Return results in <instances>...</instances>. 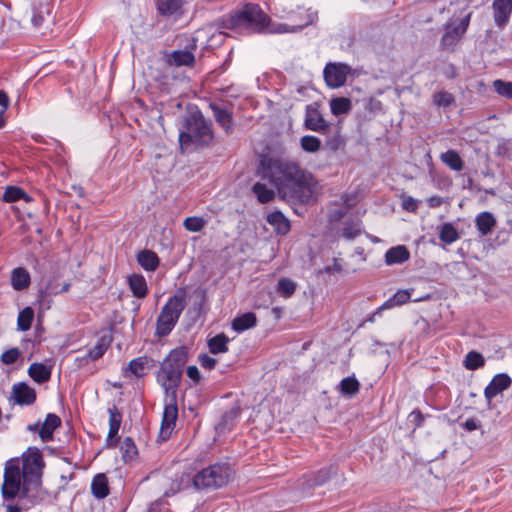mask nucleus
I'll list each match as a JSON object with an SVG mask.
<instances>
[{"label": "nucleus", "mask_w": 512, "mask_h": 512, "mask_svg": "<svg viewBox=\"0 0 512 512\" xmlns=\"http://www.w3.org/2000/svg\"><path fill=\"white\" fill-rule=\"evenodd\" d=\"M34 318V311L30 307L24 308L20 311L17 319V326L20 331H27L30 329Z\"/></svg>", "instance_id": "43"}, {"label": "nucleus", "mask_w": 512, "mask_h": 512, "mask_svg": "<svg viewBox=\"0 0 512 512\" xmlns=\"http://www.w3.org/2000/svg\"><path fill=\"white\" fill-rule=\"evenodd\" d=\"M342 271H343V268L337 259H334L332 265L326 266L323 270H321L322 273H327V274L341 273Z\"/></svg>", "instance_id": "54"}, {"label": "nucleus", "mask_w": 512, "mask_h": 512, "mask_svg": "<svg viewBox=\"0 0 512 512\" xmlns=\"http://www.w3.org/2000/svg\"><path fill=\"white\" fill-rule=\"evenodd\" d=\"M40 494H41V490L38 487H35L34 489H31L29 487H24L19 496V501L22 502L24 500H27L28 503L21 504V505H7L6 512H25V511H27L31 506H34L43 500V498L40 496Z\"/></svg>", "instance_id": "10"}, {"label": "nucleus", "mask_w": 512, "mask_h": 512, "mask_svg": "<svg viewBox=\"0 0 512 512\" xmlns=\"http://www.w3.org/2000/svg\"><path fill=\"white\" fill-rule=\"evenodd\" d=\"M232 469L227 463H216L197 472L192 481L197 490H212L229 483Z\"/></svg>", "instance_id": "5"}, {"label": "nucleus", "mask_w": 512, "mask_h": 512, "mask_svg": "<svg viewBox=\"0 0 512 512\" xmlns=\"http://www.w3.org/2000/svg\"><path fill=\"white\" fill-rule=\"evenodd\" d=\"M69 288H70V284L69 283H64L63 287L61 288V290H57L56 287H54L52 283H49L47 285V287H46V290L50 294H58V293L67 292L69 290Z\"/></svg>", "instance_id": "57"}, {"label": "nucleus", "mask_w": 512, "mask_h": 512, "mask_svg": "<svg viewBox=\"0 0 512 512\" xmlns=\"http://www.w3.org/2000/svg\"><path fill=\"white\" fill-rule=\"evenodd\" d=\"M339 388L344 396L351 397L358 393L360 383L355 377H346L341 380Z\"/></svg>", "instance_id": "40"}, {"label": "nucleus", "mask_w": 512, "mask_h": 512, "mask_svg": "<svg viewBox=\"0 0 512 512\" xmlns=\"http://www.w3.org/2000/svg\"><path fill=\"white\" fill-rule=\"evenodd\" d=\"M495 91L504 97L511 98L512 97V83L505 82L502 80H495L493 83Z\"/></svg>", "instance_id": "50"}, {"label": "nucleus", "mask_w": 512, "mask_h": 512, "mask_svg": "<svg viewBox=\"0 0 512 512\" xmlns=\"http://www.w3.org/2000/svg\"><path fill=\"white\" fill-rule=\"evenodd\" d=\"M182 6V0H157V10L162 16L177 14Z\"/></svg>", "instance_id": "32"}, {"label": "nucleus", "mask_w": 512, "mask_h": 512, "mask_svg": "<svg viewBox=\"0 0 512 512\" xmlns=\"http://www.w3.org/2000/svg\"><path fill=\"white\" fill-rule=\"evenodd\" d=\"M11 284L12 287L17 291L28 288L30 285L29 272L23 267L13 269L11 273Z\"/></svg>", "instance_id": "26"}, {"label": "nucleus", "mask_w": 512, "mask_h": 512, "mask_svg": "<svg viewBox=\"0 0 512 512\" xmlns=\"http://www.w3.org/2000/svg\"><path fill=\"white\" fill-rule=\"evenodd\" d=\"M210 107L213 111V115L217 123L221 125V127L226 131V133H230L233 127L231 113L226 108L216 104H211Z\"/></svg>", "instance_id": "21"}, {"label": "nucleus", "mask_w": 512, "mask_h": 512, "mask_svg": "<svg viewBox=\"0 0 512 512\" xmlns=\"http://www.w3.org/2000/svg\"><path fill=\"white\" fill-rule=\"evenodd\" d=\"M205 224L206 221L203 218L196 216L187 217L183 223L185 229L191 232L201 231L204 228Z\"/></svg>", "instance_id": "49"}, {"label": "nucleus", "mask_w": 512, "mask_h": 512, "mask_svg": "<svg viewBox=\"0 0 512 512\" xmlns=\"http://www.w3.org/2000/svg\"><path fill=\"white\" fill-rule=\"evenodd\" d=\"M109 413V432L106 439V446L107 447H115L116 441L114 438L117 436L121 421H122V414L117 409L116 406H112L108 408Z\"/></svg>", "instance_id": "14"}, {"label": "nucleus", "mask_w": 512, "mask_h": 512, "mask_svg": "<svg viewBox=\"0 0 512 512\" xmlns=\"http://www.w3.org/2000/svg\"><path fill=\"white\" fill-rule=\"evenodd\" d=\"M22 473L20 469V461L18 459H10L5 464L4 481L1 492L5 500L14 499L21 487Z\"/></svg>", "instance_id": "7"}, {"label": "nucleus", "mask_w": 512, "mask_h": 512, "mask_svg": "<svg viewBox=\"0 0 512 512\" xmlns=\"http://www.w3.org/2000/svg\"><path fill=\"white\" fill-rule=\"evenodd\" d=\"M350 73L351 67L341 62L327 63L323 70V76L327 86L333 89L342 87L346 83L347 76Z\"/></svg>", "instance_id": "8"}, {"label": "nucleus", "mask_w": 512, "mask_h": 512, "mask_svg": "<svg viewBox=\"0 0 512 512\" xmlns=\"http://www.w3.org/2000/svg\"><path fill=\"white\" fill-rule=\"evenodd\" d=\"M494 21L497 26H504L512 13V0H494Z\"/></svg>", "instance_id": "15"}, {"label": "nucleus", "mask_w": 512, "mask_h": 512, "mask_svg": "<svg viewBox=\"0 0 512 512\" xmlns=\"http://www.w3.org/2000/svg\"><path fill=\"white\" fill-rule=\"evenodd\" d=\"M172 494H173V493L165 492V494H164V495H165L166 497H169V496H170V495H172Z\"/></svg>", "instance_id": "64"}, {"label": "nucleus", "mask_w": 512, "mask_h": 512, "mask_svg": "<svg viewBox=\"0 0 512 512\" xmlns=\"http://www.w3.org/2000/svg\"><path fill=\"white\" fill-rule=\"evenodd\" d=\"M485 363V360L483 356L476 352V351H470L464 360V365L468 370H476L480 367H482Z\"/></svg>", "instance_id": "46"}, {"label": "nucleus", "mask_w": 512, "mask_h": 512, "mask_svg": "<svg viewBox=\"0 0 512 512\" xmlns=\"http://www.w3.org/2000/svg\"><path fill=\"white\" fill-rule=\"evenodd\" d=\"M229 338L221 333L208 340V347L212 354L225 353L228 351Z\"/></svg>", "instance_id": "34"}, {"label": "nucleus", "mask_w": 512, "mask_h": 512, "mask_svg": "<svg viewBox=\"0 0 512 512\" xmlns=\"http://www.w3.org/2000/svg\"><path fill=\"white\" fill-rule=\"evenodd\" d=\"M362 232V224L358 218H347L342 228V237L353 240Z\"/></svg>", "instance_id": "29"}, {"label": "nucleus", "mask_w": 512, "mask_h": 512, "mask_svg": "<svg viewBox=\"0 0 512 512\" xmlns=\"http://www.w3.org/2000/svg\"><path fill=\"white\" fill-rule=\"evenodd\" d=\"M29 429H30V430H36V429H37V425L29 426Z\"/></svg>", "instance_id": "63"}, {"label": "nucleus", "mask_w": 512, "mask_h": 512, "mask_svg": "<svg viewBox=\"0 0 512 512\" xmlns=\"http://www.w3.org/2000/svg\"><path fill=\"white\" fill-rule=\"evenodd\" d=\"M267 222L274 227L277 233L285 235L290 230V222L280 211H274L267 215Z\"/></svg>", "instance_id": "23"}, {"label": "nucleus", "mask_w": 512, "mask_h": 512, "mask_svg": "<svg viewBox=\"0 0 512 512\" xmlns=\"http://www.w3.org/2000/svg\"><path fill=\"white\" fill-rule=\"evenodd\" d=\"M409 257L410 253L408 249L403 245H399L387 250L385 253V262L387 265L401 264L407 261Z\"/></svg>", "instance_id": "20"}, {"label": "nucleus", "mask_w": 512, "mask_h": 512, "mask_svg": "<svg viewBox=\"0 0 512 512\" xmlns=\"http://www.w3.org/2000/svg\"><path fill=\"white\" fill-rule=\"evenodd\" d=\"M187 376L194 381H198L200 378L198 368L196 366H189L187 368Z\"/></svg>", "instance_id": "58"}, {"label": "nucleus", "mask_w": 512, "mask_h": 512, "mask_svg": "<svg viewBox=\"0 0 512 512\" xmlns=\"http://www.w3.org/2000/svg\"><path fill=\"white\" fill-rule=\"evenodd\" d=\"M20 199H23L26 202L31 200V198L24 192V190L19 187L9 186L6 188L3 195V200L5 202H15Z\"/></svg>", "instance_id": "42"}, {"label": "nucleus", "mask_w": 512, "mask_h": 512, "mask_svg": "<svg viewBox=\"0 0 512 512\" xmlns=\"http://www.w3.org/2000/svg\"><path fill=\"white\" fill-rule=\"evenodd\" d=\"M91 491L97 499H103L109 494L108 480L105 474H97L93 478Z\"/></svg>", "instance_id": "28"}, {"label": "nucleus", "mask_w": 512, "mask_h": 512, "mask_svg": "<svg viewBox=\"0 0 512 512\" xmlns=\"http://www.w3.org/2000/svg\"><path fill=\"white\" fill-rule=\"evenodd\" d=\"M511 383L512 380L507 374L500 373L495 375L484 390V396L488 403H490L499 393L509 388Z\"/></svg>", "instance_id": "12"}, {"label": "nucleus", "mask_w": 512, "mask_h": 512, "mask_svg": "<svg viewBox=\"0 0 512 512\" xmlns=\"http://www.w3.org/2000/svg\"><path fill=\"white\" fill-rule=\"evenodd\" d=\"M441 161L454 171H461L464 162L455 150H448L440 155Z\"/></svg>", "instance_id": "33"}, {"label": "nucleus", "mask_w": 512, "mask_h": 512, "mask_svg": "<svg viewBox=\"0 0 512 512\" xmlns=\"http://www.w3.org/2000/svg\"><path fill=\"white\" fill-rule=\"evenodd\" d=\"M214 139L211 123L199 111L190 113L184 122V130L179 134V145L182 152L193 148L209 146Z\"/></svg>", "instance_id": "4"}, {"label": "nucleus", "mask_w": 512, "mask_h": 512, "mask_svg": "<svg viewBox=\"0 0 512 512\" xmlns=\"http://www.w3.org/2000/svg\"><path fill=\"white\" fill-rule=\"evenodd\" d=\"M433 102L438 107H449L454 102V97L451 93L440 91L433 95Z\"/></svg>", "instance_id": "48"}, {"label": "nucleus", "mask_w": 512, "mask_h": 512, "mask_svg": "<svg viewBox=\"0 0 512 512\" xmlns=\"http://www.w3.org/2000/svg\"><path fill=\"white\" fill-rule=\"evenodd\" d=\"M337 471L338 467L336 465H329L328 467L320 469L316 474L305 480L307 482L308 488L310 489L315 486H321L325 484L328 480L331 479L332 476L337 474Z\"/></svg>", "instance_id": "17"}, {"label": "nucleus", "mask_w": 512, "mask_h": 512, "mask_svg": "<svg viewBox=\"0 0 512 512\" xmlns=\"http://www.w3.org/2000/svg\"><path fill=\"white\" fill-rule=\"evenodd\" d=\"M21 356V352L18 348H11L2 353L0 360L2 363L6 365H10L15 363L19 357Z\"/></svg>", "instance_id": "52"}, {"label": "nucleus", "mask_w": 512, "mask_h": 512, "mask_svg": "<svg viewBox=\"0 0 512 512\" xmlns=\"http://www.w3.org/2000/svg\"><path fill=\"white\" fill-rule=\"evenodd\" d=\"M186 362L185 348H176L164 359L157 375V381L165 391V407L160 428V436L164 440L172 434L178 417L177 389Z\"/></svg>", "instance_id": "3"}, {"label": "nucleus", "mask_w": 512, "mask_h": 512, "mask_svg": "<svg viewBox=\"0 0 512 512\" xmlns=\"http://www.w3.org/2000/svg\"><path fill=\"white\" fill-rule=\"evenodd\" d=\"M256 315L252 312L244 313L232 321V328L237 332H243L256 325Z\"/></svg>", "instance_id": "30"}, {"label": "nucleus", "mask_w": 512, "mask_h": 512, "mask_svg": "<svg viewBox=\"0 0 512 512\" xmlns=\"http://www.w3.org/2000/svg\"><path fill=\"white\" fill-rule=\"evenodd\" d=\"M379 313H377V310L367 319V321L369 322H374L375 321V316L378 315Z\"/></svg>", "instance_id": "62"}, {"label": "nucleus", "mask_w": 512, "mask_h": 512, "mask_svg": "<svg viewBox=\"0 0 512 512\" xmlns=\"http://www.w3.org/2000/svg\"><path fill=\"white\" fill-rule=\"evenodd\" d=\"M351 199L346 198L342 205H335L329 211L328 219L329 222H338L340 221L347 213L349 208L353 205Z\"/></svg>", "instance_id": "38"}, {"label": "nucleus", "mask_w": 512, "mask_h": 512, "mask_svg": "<svg viewBox=\"0 0 512 512\" xmlns=\"http://www.w3.org/2000/svg\"><path fill=\"white\" fill-rule=\"evenodd\" d=\"M252 191L261 203H268L275 198V191L271 188H267V186L261 182H256L252 187Z\"/></svg>", "instance_id": "36"}, {"label": "nucleus", "mask_w": 512, "mask_h": 512, "mask_svg": "<svg viewBox=\"0 0 512 512\" xmlns=\"http://www.w3.org/2000/svg\"><path fill=\"white\" fill-rule=\"evenodd\" d=\"M150 362L148 357L135 358L130 361L127 370L136 377H142L147 373Z\"/></svg>", "instance_id": "31"}, {"label": "nucleus", "mask_w": 512, "mask_h": 512, "mask_svg": "<svg viewBox=\"0 0 512 512\" xmlns=\"http://www.w3.org/2000/svg\"><path fill=\"white\" fill-rule=\"evenodd\" d=\"M195 61L194 54L189 50H175L173 51L167 59V62L171 66L180 67V66H191Z\"/></svg>", "instance_id": "18"}, {"label": "nucleus", "mask_w": 512, "mask_h": 512, "mask_svg": "<svg viewBox=\"0 0 512 512\" xmlns=\"http://www.w3.org/2000/svg\"><path fill=\"white\" fill-rule=\"evenodd\" d=\"M6 110L1 109L0 110V128L4 127L5 121H4V113Z\"/></svg>", "instance_id": "61"}, {"label": "nucleus", "mask_w": 512, "mask_h": 512, "mask_svg": "<svg viewBox=\"0 0 512 512\" xmlns=\"http://www.w3.org/2000/svg\"><path fill=\"white\" fill-rule=\"evenodd\" d=\"M61 425V419L54 413H49L39 430L42 441L47 442L53 439V432Z\"/></svg>", "instance_id": "16"}, {"label": "nucleus", "mask_w": 512, "mask_h": 512, "mask_svg": "<svg viewBox=\"0 0 512 512\" xmlns=\"http://www.w3.org/2000/svg\"><path fill=\"white\" fill-rule=\"evenodd\" d=\"M137 262L146 271H155L159 266V257L151 250H142L137 254Z\"/></svg>", "instance_id": "24"}, {"label": "nucleus", "mask_w": 512, "mask_h": 512, "mask_svg": "<svg viewBox=\"0 0 512 512\" xmlns=\"http://www.w3.org/2000/svg\"><path fill=\"white\" fill-rule=\"evenodd\" d=\"M351 108L352 103L349 98L336 97L330 100L331 112L336 116L349 113Z\"/></svg>", "instance_id": "35"}, {"label": "nucleus", "mask_w": 512, "mask_h": 512, "mask_svg": "<svg viewBox=\"0 0 512 512\" xmlns=\"http://www.w3.org/2000/svg\"><path fill=\"white\" fill-rule=\"evenodd\" d=\"M107 350V345L102 341H98L91 349L88 350L87 356L91 360H97L102 357Z\"/></svg>", "instance_id": "51"}, {"label": "nucleus", "mask_w": 512, "mask_h": 512, "mask_svg": "<svg viewBox=\"0 0 512 512\" xmlns=\"http://www.w3.org/2000/svg\"><path fill=\"white\" fill-rule=\"evenodd\" d=\"M470 22V14L459 21H453L446 25L445 33L441 39V46L444 49L451 50L459 42L466 32Z\"/></svg>", "instance_id": "9"}, {"label": "nucleus", "mask_w": 512, "mask_h": 512, "mask_svg": "<svg viewBox=\"0 0 512 512\" xmlns=\"http://www.w3.org/2000/svg\"><path fill=\"white\" fill-rule=\"evenodd\" d=\"M51 11L52 7L49 3L41 4L39 9H35L33 12V16L31 18L33 26L36 28L42 26L46 18L50 16Z\"/></svg>", "instance_id": "41"}, {"label": "nucleus", "mask_w": 512, "mask_h": 512, "mask_svg": "<svg viewBox=\"0 0 512 512\" xmlns=\"http://www.w3.org/2000/svg\"><path fill=\"white\" fill-rule=\"evenodd\" d=\"M296 283L289 278H281L277 283V292L284 298L291 297L296 291Z\"/></svg>", "instance_id": "45"}, {"label": "nucleus", "mask_w": 512, "mask_h": 512, "mask_svg": "<svg viewBox=\"0 0 512 512\" xmlns=\"http://www.w3.org/2000/svg\"><path fill=\"white\" fill-rule=\"evenodd\" d=\"M439 238L443 243L450 245L459 239V233L451 223H444L440 227Z\"/></svg>", "instance_id": "37"}, {"label": "nucleus", "mask_w": 512, "mask_h": 512, "mask_svg": "<svg viewBox=\"0 0 512 512\" xmlns=\"http://www.w3.org/2000/svg\"><path fill=\"white\" fill-rule=\"evenodd\" d=\"M52 370L43 363H32L28 368L29 376L37 383L47 382L51 377Z\"/></svg>", "instance_id": "25"}, {"label": "nucleus", "mask_w": 512, "mask_h": 512, "mask_svg": "<svg viewBox=\"0 0 512 512\" xmlns=\"http://www.w3.org/2000/svg\"><path fill=\"white\" fill-rule=\"evenodd\" d=\"M185 307L184 293L175 294L168 299L157 318L156 333L158 336H167L172 331Z\"/></svg>", "instance_id": "6"}, {"label": "nucleus", "mask_w": 512, "mask_h": 512, "mask_svg": "<svg viewBox=\"0 0 512 512\" xmlns=\"http://www.w3.org/2000/svg\"><path fill=\"white\" fill-rule=\"evenodd\" d=\"M257 174L271 183L279 197L289 203H312L320 192L317 179L297 162L287 158L261 156Z\"/></svg>", "instance_id": "1"}, {"label": "nucleus", "mask_w": 512, "mask_h": 512, "mask_svg": "<svg viewBox=\"0 0 512 512\" xmlns=\"http://www.w3.org/2000/svg\"><path fill=\"white\" fill-rule=\"evenodd\" d=\"M41 466H42V456L38 451L30 454L27 458H25L23 460L24 473H27L28 471H30V472L39 471Z\"/></svg>", "instance_id": "44"}, {"label": "nucleus", "mask_w": 512, "mask_h": 512, "mask_svg": "<svg viewBox=\"0 0 512 512\" xmlns=\"http://www.w3.org/2000/svg\"><path fill=\"white\" fill-rule=\"evenodd\" d=\"M120 451L125 462L133 461L137 454V447L130 437H126L120 444Z\"/></svg>", "instance_id": "39"}, {"label": "nucleus", "mask_w": 512, "mask_h": 512, "mask_svg": "<svg viewBox=\"0 0 512 512\" xmlns=\"http://www.w3.org/2000/svg\"><path fill=\"white\" fill-rule=\"evenodd\" d=\"M402 206L405 210L411 211V212L416 211L418 208L417 201L410 196L403 199Z\"/></svg>", "instance_id": "55"}, {"label": "nucleus", "mask_w": 512, "mask_h": 512, "mask_svg": "<svg viewBox=\"0 0 512 512\" xmlns=\"http://www.w3.org/2000/svg\"><path fill=\"white\" fill-rule=\"evenodd\" d=\"M410 297L411 293L408 290H398L392 297H390L379 308H377V313H381L383 310L403 305L410 300Z\"/></svg>", "instance_id": "27"}, {"label": "nucleus", "mask_w": 512, "mask_h": 512, "mask_svg": "<svg viewBox=\"0 0 512 512\" xmlns=\"http://www.w3.org/2000/svg\"><path fill=\"white\" fill-rule=\"evenodd\" d=\"M301 148L309 153L317 152L321 147V141L311 135H305L300 139Z\"/></svg>", "instance_id": "47"}, {"label": "nucleus", "mask_w": 512, "mask_h": 512, "mask_svg": "<svg viewBox=\"0 0 512 512\" xmlns=\"http://www.w3.org/2000/svg\"><path fill=\"white\" fill-rule=\"evenodd\" d=\"M287 18L290 19L293 24L270 23L269 17L257 4H247L241 11L225 19L223 21V27L236 31L251 30L253 32L277 34L297 33L315 23L318 19V14L311 9L298 12L291 11L287 13Z\"/></svg>", "instance_id": "2"}, {"label": "nucleus", "mask_w": 512, "mask_h": 512, "mask_svg": "<svg viewBox=\"0 0 512 512\" xmlns=\"http://www.w3.org/2000/svg\"><path fill=\"white\" fill-rule=\"evenodd\" d=\"M200 365L205 369H213L216 365V360L206 354L200 355L199 357Z\"/></svg>", "instance_id": "53"}, {"label": "nucleus", "mask_w": 512, "mask_h": 512, "mask_svg": "<svg viewBox=\"0 0 512 512\" xmlns=\"http://www.w3.org/2000/svg\"><path fill=\"white\" fill-rule=\"evenodd\" d=\"M305 126L309 130L319 133H325L330 127L320 111L311 106L306 109Z\"/></svg>", "instance_id": "13"}, {"label": "nucleus", "mask_w": 512, "mask_h": 512, "mask_svg": "<svg viewBox=\"0 0 512 512\" xmlns=\"http://www.w3.org/2000/svg\"><path fill=\"white\" fill-rule=\"evenodd\" d=\"M463 426L468 431H474L480 427V421L475 418H468Z\"/></svg>", "instance_id": "56"}, {"label": "nucleus", "mask_w": 512, "mask_h": 512, "mask_svg": "<svg viewBox=\"0 0 512 512\" xmlns=\"http://www.w3.org/2000/svg\"><path fill=\"white\" fill-rule=\"evenodd\" d=\"M129 288L133 296L145 298L148 294V287L143 275L133 274L128 277Z\"/></svg>", "instance_id": "22"}, {"label": "nucleus", "mask_w": 512, "mask_h": 512, "mask_svg": "<svg viewBox=\"0 0 512 512\" xmlns=\"http://www.w3.org/2000/svg\"><path fill=\"white\" fill-rule=\"evenodd\" d=\"M475 225L481 235L485 236L491 233L496 226V218L490 212H481L475 218Z\"/></svg>", "instance_id": "19"}, {"label": "nucleus", "mask_w": 512, "mask_h": 512, "mask_svg": "<svg viewBox=\"0 0 512 512\" xmlns=\"http://www.w3.org/2000/svg\"><path fill=\"white\" fill-rule=\"evenodd\" d=\"M9 97L4 91H0V106H2V109L7 110L9 107Z\"/></svg>", "instance_id": "59"}, {"label": "nucleus", "mask_w": 512, "mask_h": 512, "mask_svg": "<svg viewBox=\"0 0 512 512\" xmlns=\"http://www.w3.org/2000/svg\"><path fill=\"white\" fill-rule=\"evenodd\" d=\"M11 399L14 404L31 405L36 400V391L25 382H18L12 386Z\"/></svg>", "instance_id": "11"}, {"label": "nucleus", "mask_w": 512, "mask_h": 512, "mask_svg": "<svg viewBox=\"0 0 512 512\" xmlns=\"http://www.w3.org/2000/svg\"><path fill=\"white\" fill-rule=\"evenodd\" d=\"M428 204L430 207H438L442 204V198L439 196H432L428 199Z\"/></svg>", "instance_id": "60"}]
</instances>
